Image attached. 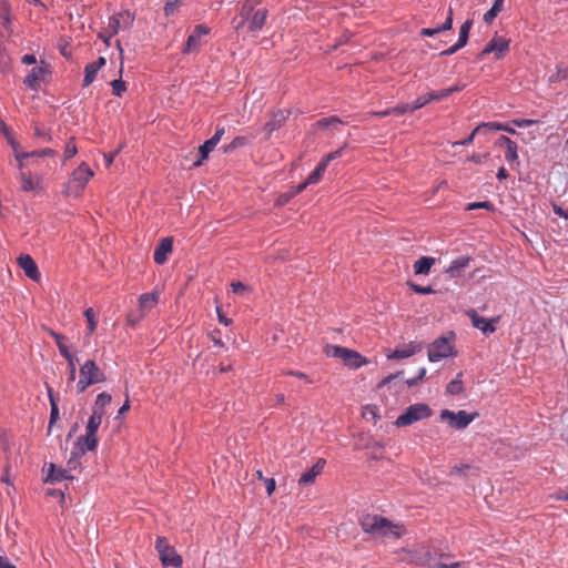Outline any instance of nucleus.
<instances>
[{
	"label": "nucleus",
	"instance_id": "nucleus-1",
	"mask_svg": "<svg viewBox=\"0 0 568 568\" xmlns=\"http://www.w3.org/2000/svg\"><path fill=\"white\" fill-rule=\"evenodd\" d=\"M362 529L371 535L399 539L404 534L403 525L393 524L386 517L365 514L359 518Z\"/></svg>",
	"mask_w": 568,
	"mask_h": 568
},
{
	"label": "nucleus",
	"instance_id": "nucleus-2",
	"mask_svg": "<svg viewBox=\"0 0 568 568\" xmlns=\"http://www.w3.org/2000/svg\"><path fill=\"white\" fill-rule=\"evenodd\" d=\"M324 353L327 357L339 358L345 366L352 369L367 364V359L362 354L344 346L328 344L325 346Z\"/></svg>",
	"mask_w": 568,
	"mask_h": 568
},
{
	"label": "nucleus",
	"instance_id": "nucleus-3",
	"mask_svg": "<svg viewBox=\"0 0 568 568\" xmlns=\"http://www.w3.org/2000/svg\"><path fill=\"white\" fill-rule=\"evenodd\" d=\"M92 176L93 171L85 162H82L72 172L71 180L68 182L64 193L68 195L79 196Z\"/></svg>",
	"mask_w": 568,
	"mask_h": 568
},
{
	"label": "nucleus",
	"instance_id": "nucleus-4",
	"mask_svg": "<svg viewBox=\"0 0 568 568\" xmlns=\"http://www.w3.org/2000/svg\"><path fill=\"white\" fill-rule=\"evenodd\" d=\"M433 414L432 408L424 403H417L414 405H409L403 414H400L396 420L395 425L397 427H406L410 426L414 423H417L419 420L426 419L430 417Z\"/></svg>",
	"mask_w": 568,
	"mask_h": 568
},
{
	"label": "nucleus",
	"instance_id": "nucleus-5",
	"mask_svg": "<svg viewBox=\"0 0 568 568\" xmlns=\"http://www.w3.org/2000/svg\"><path fill=\"white\" fill-rule=\"evenodd\" d=\"M155 549L163 567L181 568L183 564L182 556L176 552L174 547L169 545L165 537H158Z\"/></svg>",
	"mask_w": 568,
	"mask_h": 568
},
{
	"label": "nucleus",
	"instance_id": "nucleus-6",
	"mask_svg": "<svg viewBox=\"0 0 568 568\" xmlns=\"http://www.w3.org/2000/svg\"><path fill=\"white\" fill-rule=\"evenodd\" d=\"M450 338L440 336L436 338L428 347L427 356L429 362L435 363L440 359L447 358L454 353L453 339L455 337L454 332H449Z\"/></svg>",
	"mask_w": 568,
	"mask_h": 568
},
{
	"label": "nucleus",
	"instance_id": "nucleus-7",
	"mask_svg": "<svg viewBox=\"0 0 568 568\" xmlns=\"http://www.w3.org/2000/svg\"><path fill=\"white\" fill-rule=\"evenodd\" d=\"M478 417V413H468L466 410L453 412L449 409L440 410V420L447 422L448 426L462 430L468 427V425Z\"/></svg>",
	"mask_w": 568,
	"mask_h": 568
},
{
	"label": "nucleus",
	"instance_id": "nucleus-8",
	"mask_svg": "<svg viewBox=\"0 0 568 568\" xmlns=\"http://www.w3.org/2000/svg\"><path fill=\"white\" fill-rule=\"evenodd\" d=\"M510 39L495 36L490 39L484 49L478 53L477 58L483 60L485 55L495 53V60L504 58L505 53L509 50Z\"/></svg>",
	"mask_w": 568,
	"mask_h": 568
},
{
	"label": "nucleus",
	"instance_id": "nucleus-9",
	"mask_svg": "<svg viewBox=\"0 0 568 568\" xmlns=\"http://www.w3.org/2000/svg\"><path fill=\"white\" fill-rule=\"evenodd\" d=\"M47 74H50V65L41 61L40 64L33 67L28 72L27 77L23 79V84L32 91H38Z\"/></svg>",
	"mask_w": 568,
	"mask_h": 568
},
{
	"label": "nucleus",
	"instance_id": "nucleus-10",
	"mask_svg": "<svg viewBox=\"0 0 568 568\" xmlns=\"http://www.w3.org/2000/svg\"><path fill=\"white\" fill-rule=\"evenodd\" d=\"M466 315L471 321L473 326L483 332L485 335H489L496 331V323H498L499 317H483L474 308L468 310Z\"/></svg>",
	"mask_w": 568,
	"mask_h": 568
},
{
	"label": "nucleus",
	"instance_id": "nucleus-11",
	"mask_svg": "<svg viewBox=\"0 0 568 568\" xmlns=\"http://www.w3.org/2000/svg\"><path fill=\"white\" fill-rule=\"evenodd\" d=\"M225 133L224 126H217L215 133L199 146L200 158L193 163L194 166H200L209 158L210 153L214 150Z\"/></svg>",
	"mask_w": 568,
	"mask_h": 568
},
{
	"label": "nucleus",
	"instance_id": "nucleus-12",
	"mask_svg": "<svg viewBox=\"0 0 568 568\" xmlns=\"http://www.w3.org/2000/svg\"><path fill=\"white\" fill-rule=\"evenodd\" d=\"M80 377H84L91 385L105 382L106 377L93 359H88L80 367Z\"/></svg>",
	"mask_w": 568,
	"mask_h": 568
},
{
	"label": "nucleus",
	"instance_id": "nucleus-13",
	"mask_svg": "<svg viewBox=\"0 0 568 568\" xmlns=\"http://www.w3.org/2000/svg\"><path fill=\"white\" fill-rule=\"evenodd\" d=\"M210 33V28L205 24H196L193 28L192 33L187 37L184 48L182 52L184 54H190L191 52L197 50L201 45V38L203 36H207Z\"/></svg>",
	"mask_w": 568,
	"mask_h": 568
},
{
	"label": "nucleus",
	"instance_id": "nucleus-14",
	"mask_svg": "<svg viewBox=\"0 0 568 568\" xmlns=\"http://www.w3.org/2000/svg\"><path fill=\"white\" fill-rule=\"evenodd\" d=\"M291 114L290 110L278 109L272 112L271 119L265 123L264 130L270 136L274 131L281 129Z\"/></svg>",
	"mask_w": 568,
	"mask_h": 568
},
{
	"label": "nucleus",
	"instance_id": "nucleus-15",
	"mask_svg": "<svg viewBox=\"0 0 568 568\" xmlns=\"http://www.w3.org/2000/svg\"><path fill=\"white\" fill-rule=\"evenodd\" d=\"M268 17V10L266 8L257 9L252 17L246 21L247 31L251 34H256L263 30Z\"/></svg>",
	"mask_w": 568,
	"mask_h": 568
},
{
	"label": "nucleus",
	"instance_id": "nucleus-16",
	"mask_svg": "<svg viewBox=\"0 0 568 568\" xmlns=\"http://www.w3.org/2000/svg\"><path fill=\"white\" fill-rule=\"evenodd\" d=\"M435 101H438V97L436 94V91H430V92H428V93H426L424 95H420V97L416 98L410 103H400V106H402V110H403V114H406V113H413L416 110L427 105L430 102H435Z\"/></svg>",
	"mask_w": 568,
	"mask_h": 568
},
{
	"label": "nucleus",
	"instance_id": "nucleus-17",
	"mask_svg": "<svg viewBox=\"0 0 568 568\" xmlns=\"http://www.w3.org/2000/svg\"><path fill=\"white\" fill-rule=\"evenodd\" d=\"M99 439L91 434H83L77 438L72 449L84 455L87 452H93L98 448Z\"/></svg>",
	"mask_w": 568,
	"mask_h": 568
},
{
	"label": "nucleus",
	"instance_id": "nucleus-18",
	"mask_svg": "<svg viewBox=\"0 0 568 568\" xmlns=\"http://www.w3.org/2000/svg\"><path fill=\"white\" fill-rule=\"evenodd\" d=\"M173 250V239L168 236L163 237L159 244L156 245L154 253H153V260L154 263L158 265H162L168 260V254L171 253Z\"/></svg>",
	"mask_w": 568,
	"mask_h": 568
},
{
	"label": "nucleus",
	"instance_id": "nucleus-19",
	"mask_svg": "<svg viewBox=\"0 0 568 568\" xmlns=\"http://www.w3.org/2000/svg\"><path fill=\"white\" fill-rule=\"evenodd\" d=\"M18 264L29 278L33 281L40 280L41 274L39 272L38 265L29 254H21L18 257Z\"/></svg>",
	"mask_w": 568,
	"mask_h": 568
},
{
	"label": "nucleus",
	"instance_id": "nucleus-20",
	"mask_svg": "<svg viewBox=\"0 0 568 568\" xmlns=\"http://www.w3.org/2000/svg\"><path fill=\"white\" fill-rule=\"evenodd\" d=\"M74 476L69 474L68 469L57 467L54 464L49 465V471L44 479L45 483H60L62 480H73Z\"/></svg>",
	"mask_w": 568,
	"mask_h": 568
},
{
	"label": "nucleus",
	"instance_id": "nucleus-21",
	"mask_svg": "<svg viewBox=\"0 0 568 568\" xmlns=\"http://www.w3.org/2000/svg\"><path fill=\"white\" fill-rule=\"evenodd\" d=\"M261 3L260 0H245L240 9V18L241 21L235 27V30L239 31L242 27L245 26L247 19L253 16V13L256 11L255 8Z\"/></svg>",
	"mask_w": 568,
	"mask_h": 568
},
{
	"label": "nucleus",
	"instance_id": "nucleus-22",
	"mask_svg": "<svg viewBox=\"0 0 568 568\" xmlns=\"http://www.w3.org/2000/svg\"><path fill=\"white\" fill-rule=\"evenodd\" d=\"M325 464V459L320 458L307 471L301 475L298 484H312L315 480V478L323 471Z\"/></svg>",
	"mask_w": 568,
	"mask_h": 568
},
{
	"label": "nucleus",
	"instance_id": "nucleus-23",
	"mask_svg": "<svg viewBox=\"0 0 568 568\" xmlns=\"http://www.w3.org/2000/svg\"><path fill=\"white\" fill-rule=\"evenodd\" d=\"M45 388H47V393H48V397H49V402H50V419H49V426H48V430L50 432L53 424L57 423V420L59 419V406H58V402H59V397L55 396V394L53 393V389L51 386H49L48 384H45Z\"/></svg>",
	"mask_w": 568,
	"mask_h": 568
},
{
	"label": "nucleus",
	"instance_id": "nucleus-24",
	"mask_svg": "<svg viewBox=\"0 0 568 568\" xmlns=\"http://www.w3.org/2000/svg\"><path fill=\"white\" fill-rule=\"evenodd\" d=\"M471 258L469 256H459L449 263V265L446 268V273L449 274L452 277H455L460 273V271L468 267Z\"/></svg>",
	"mask_w": 568,
	"mask_h": 568
},
{
	"label": "nucleus",
	"instance_id": "nucleus-25",
	"mask_svg": "<svg viewBox=\"0 0 568 568\" xmlns=\"http://www.w3.org/2000/svg\"><path fill=\"white\" fill-rule=\"evenodd\" d=\"M435 262L436 260L433 256H422L414 263V273L416 275H428Z\"/></svg>",
	"mask_w": 568,
	"mask_h": 568
},
{
	"label": "nucleus",
	"instance_id": "nucleus-26",
	"mask_svg": "<svg viewBox=\"0 0 568 568\" xmlns=\"http://www.w3.org/2000/svg\"><path fill=\"white\" fill-rule=\"evenodd\" d=\"M54 155H55L54 150L45 148V149L32 151V152L16 153V159L19 162V166L22 168L24 159H28L31 156L44 158V156H54Z\"/></svg>",
	"mask_w": 568,
	"mask_h": 568
},
{
	"label": "nucleus",
	"instance_id": "nucleus-27",
	"mask_svg": "<svg viewBox=\"0 0 568 568\" xmlns=\"http://www.w3.org/2000/svg\"><path fill=\"white\" fill-rule=\"evenodd\" d=\"M158 293H143L139 296V308L146 314L158 304Z\"/></svg>",
	"mask_w": 568,
	"mask_h": 568
},
{
	"label": "nucleus",
	"instance_id": "nucleus-28",
	"mask_svg": "<svg viewBox=\"0 0 568 568\" xmlns=\"http://www.w3.org/2000/svg\"><path fill=\"white\" fill-rule=\"evenodd\" d=\"M112 400V396L109 394V393H100L97 398H95V402L92 406V412H97V414H100V415H103L105 416L106 414V406L111 403Z\"/></svg>",
	"mask_w": 568,
	"mask_h": 568
},
{
	"label": "nucleus",
	"instance_id": "nucleus-29",
	"mask_svg": "<svg viewBox=\"0 0 568 568\" xmlns=\"http://www.w3.org/2000/svg\"><path fill=\"white\" fill-rule=\"evenodd\" d=\"M49 335L54 339L59 353L63 358L72 354L65 344L68 338L64 335L57 333L53 329H49Z\"/></svg>",
	"mask_w": 568,
	"mask_h": 568
},
{
	"label": "nucleus",
	"instance_id": "nucleus-30",
	"mask_svg": "<svg viewBox=\"0 0 568 568\" xmlns=\"http://www.w3.org/2000/svg\"><path fill=\"white\" fill-rule=\"evenodd\" d=\"M103 415L97 414V412H92L89 417L85 426V433L97 436L99 427L102 424Z\"/></svg>",
	"mask_w": 568,
	"mask_h": 568
},
{
	"label": "nucleus",
	"instance_id": "nucleus-31",
	"mask_svg": "<svg viewBox=\"0 0 568 568\" xmlns=\"http://www.w3.org/2000/svg\"><path fill=\"white\" fill-rule=\"evenodd\" d=\"M476 134H487V124L481 122L471 131V133L468 136H466L464 140L454 142L453 145H469L474 142V138Z\"/></svg>",
	"mask_w": 568,
	"mask_h": 568
},
{
	"label": "nucleus",
	"instance_id": "nucleus-32",
	"mask_svg": "<svg viewBox=\"0 0 568 568\" xmlns=\"http://www.w3.org/2000/svg\"><path fill=\"white\" fill-rule=\"evenodd\" d=\"M19 179L21 181V189L24 192L34 191L39 186V181L34 180L31 173L21 172Z\"/></svg>",
	"mask_w": 568,
	"mask_h": 568
},
{
	"label": "nucleus",
	"instance_id": "nucleus-33",
	"mask_svg": "<svg viewBox=\"0 0 568 568\" xmlns=\"http://www.w3.org/2000/svg\"><path fill=\"white\" fill-rule=\"evenodd\" d=\"M463 373H458L456 378L450 381L446 386V393L449 395H459L464 392V385L462 381Z\"/></svg>",
	"mask_w": 568,
	"mask_h": 568
},
{
	"label": "nucleus",
	"instance_id": "nucleus-34",
	"mask_svg": "<svg viewBox=\"0 0 568 568\" xmlns=\"http://www.w3.org/2000/svg\"><path fill=\"white\" fill-rule=\"evenodd\" d=\"M505 0H495L491 8L484 14V21L490 24L498 13L503 10Z\"/></svg>",
	"mask_w": 568,
	"mask_h": 568
},
{
	"label": "nucleus",
	"instance_id": "nucleus-35",
	"mask_svg": "<svg viewBox=\"0 0 568 568\" xmlns=\"http://www.w3.org/2000/svg\"><path fill=\"white\" fill-rule=\"evenodd\" d=\"M114 16H119L120 24L123 30H129L132 28L135 20V14L133 12H130L129 10H122Z\"/></svg>",
	"mask_w": 568,
	"mask_h": 568
},
{
	"label": "nucleus",
	"instance_id": "nucleus-36",
	"mask_svg": "<svg viewBox=\"0 0 568 568\" xmlns=\"http://www.w3.org/2000/svg\"><path fill=\"white\" fill-rule=\"evenodd\" d=\"M251 143V140L247 136H235L227 145L224 146V153H231L234 150L246 146Z\"/></svg>",
	"mask_w": 568,
	"mask_h": 568
},
{
	"label": "nucleus",
	"instance_id": "nucleus-37",
	"mask_svg": "<svg viewBox=\"0 0 568 568\" xmlns=\"http://www.w3.org/2000/svg\"><path fill=\"white\" fill-rule=\"evenodd\" d=\"M487 124V134L493 131H505L509 134H517L516 130L508 123L500 122H485Z\"/></svg>",
	"mask_w": 568,
	"mask_h": 568
},
{
	"label": "nucleus",
	"instance_id": "nucleus-38",
	"mask_svg": "<svg viewBox=\"0 0 568 568\" xmlns=\"http://www.w3.org/2000/svg\"><path fill=\"white\" fill-rule=\"evenodd\" d=\"M342 123L343 122L338 116L332 115V116L320 119L318 121H316L315 125L317 129L323 130V129H327L331 126H336Z\"/></svg>",
	"mask_w": 568,
	"mask_h": 568
},
{
	"label": "nucleus",
	"instance_id": "nucleus-39",
	"mask_svg": "<svg viewBox=\"0 0 568 568\" xmlns=\"http://www.w3.org/2000/svg\"><path fill=\"white\" fill-rule=\"evenodd\" d=\"M473 27V20L468 19L466 20L462 26L459 30V37L457 42H459L460 45H466L468 38H469V31Z\"/></svg>",
	"mask_w": 568,
	"mask_h": 568
},
{
	"label": "nucleus",
	"instance_id": "nucleus-40",
	"mask_svg": "<svg viewBox=\"0 0 568 568\" xmlns=\"http://www.w3.org/2000/svg\"><path fill=\"white\" fill-rule=\"evenodd\" d=\"M326 170L325 163L320 162L315 169L310 173L307 176V183L316 184L323 176L324 172Z\"/></svg>",
	"mask_w": 568,
	"mask_h": 568
},
{
	"label": "nucleus",
	"instance_id": "nucleus-41",
	"mask_svg": "<svg viewBox=\"0 0 568 568\" xmlns=\"http://www.w3.org/2000/svg\"><path fill=\"white\" fill-rule=\"evenodd\" d=\"M99 70L90 63L84 68L83 87H89L97 78Z\"/></svg>",
	"mask_w": 568,
	"mask_h": 568
},
{
	"label": "nucleus",
	"instance_id": "nucleus-42",
	"mask_svg": "<svg viewBox=\"0 0 568 568\" xmlns=\"http://www.w3.org/2000/svg\"><path fill=\"white\" fill-rule=\"evenodd\" d=\"M84 316L88 322V336L92 335L94 331L97 329V318H95V312L92 307H89L84 311Z\"/></svg>",
	"mask_w": 568,
	"mask_h": 568
},
{
	"label": "nucleus",
	"instance_id": "nucleus-43",
	"mask_svg": "<svg viewBox=\"0 0 568 568\" xmlns=\"http://www.w3.org/2000/svg\"><path fill=\"white\" fill-rule=\"evenodd\" d=\"M505 159L510 165H513L514 163H516L517 165L519 164L518 145L516 142L506 148Z\"/></svg>",
	"mask_w": 568,
	"mask_h": 568
},
{
	"label": "nucleus",
	"instance_id": "nucleus-44",
	"mask_svg": "<svg viewBox=\"0 0 568 568\" xmlns=\"http://www.w3.org/2000/svg\"><path fill=\"white\" fill-rule=\"evenodd\" d=\"M104 28H105V29L108 30V32H109V33H111L113 37H114L115 34H118V33H119V31H120V29H122V28H121V24H120V18H119V16H114V14H113V16L109 17V19H108V23H106V26H105Z\"/></svg>",
	"mask_w": 568,
	"mask_h": 568
},
{
	"label": "nucleus",
	"instance_id": "nucleus-45",
	"mask_svg": "<svg viewBox=\"0 0 568 568\" xmlns=\"http://www.w3.org/2000/svg\"><path fill=\"white\" fill-rule=\"evenodd\" d=\"M414 354H415L414 348H400V349L397 348V349L393 351L390 354H388L387 358L388 359H402V358L410 357Z\"/></svg>",
	"mask_w": 568,
	"mask_h": 568
},
{
	"label": "nucleus",
	"instance_id": "nucleus-46",
	"mask_svg": "<svg viewBox=\"0 0 568 568\" xmlns=\"http://www.w3.org/2000/svg\"><path fill=\"white\" fill-rule=\"evenodd\" d=\"M64 359L68 362V367H69L68 383L71 384L75 381V374H77L75 363L78 362V358L73 354H71V355L64 357Z\"/></svg>",
	"mask_w": 568,
	"mask_h": 568
},
{
	"label": "nucleus",
	"instance_id": "nucleus-47",
	"mask_svg": "<svg viewBox=\"0 0 568 568\" xmlns=\"http://www.w3.org/2000/svg\"><path fill=\"white\" fill-rule=\"evenodd\" d=\"M566 79H568V67L560 64L557 67L556 73L550 75L549 82L550 83L561 82Z\"/></svg>",
	"mask_w": 568,
	"mask_h": 568
},
{
	"label": "nucleus",
	"instance_id": "nucleus-48",
	"mask_svg": "<svg viewBox=\"0 0 568 568\" xmlns=\"http://www.w3.org/2000/svg\"><path fill=\"white\" fill-rule=\"evenodd\" d=\"M464 88H465V84H455L453 87H449V88L436 91V94L438 97V101L448 98L453 93L462 91Z\"/></svg>",
	"mask_w": 568,
	"mask_h": 568
},
{
	"label": "nucleus",
	"instance_id": "nucleus-49",
	"mask_svg": "<svg viewBox=\"0 0 568 568\" xmlns=\"http://www.w3.org/2000/svg\"><path fill=\"white\" fill-rule=\"evenodd\" d=\"M373 115L374 116H377V118H385V116H389V115H404L403 114V110H402V106L400 104H397L393 108H388L386 110H383V111H376V112H373Z\"/></svg>",
	"mask_w": 568,
	"mask_h": 568
},
{
	"label": "nucleus",
	"instance_id": "nucleus-50",
	"mask_svg": "<svg viewBox=\"0 0 568 568\" xmlns=\"http://www.w3.org/2000/svg\"><path fill=\"white\" fill-rule=\"evenodd\" d=\"M83 455L75 452V450H71V454H70V457L67 462V465H68V470H75L78 468H80V465H81V457Z\"/></svg>",
	"mask_w": 568,
	"mask_h": 568
},
{
	"label": "nucleus",
	"instance_id": "nucleus-51",
	"mask_svg": "<svg viewBox=\"0 0 568 568\" xmlns=\"http://www.w3.org/2000/svg\"><path fill=\"white\" fill-rule=\"evenodd\" d=\"M144 316H145V313L140 311V308L136 311H131L126 316V323L130 326H135L138 323H140L144 318Z\"/></svg>",
	"mask_w": 568,
	"mask_h": 568
},
{
	"label": "nucleus",
	"instance_id": "nucleus-52",
	"mask_svg": "<svg viewBox=\"0 0 568 568\" xmlns=\"http://www.w3.org/2000/svg\"><path fill=\"white\" fill-rule=\"evenodd\" d=\"M484 209L490 212L495 211V205L490 201L473 202L466 207L467 211Z\"/></svg>",
	"mask_w": 568,
	"mask_h": 568
},
{
	"label": "nucleus",
	"instance_id": "nucleus-53",
	"mask_svg": "<svg viewBox=\"0 0 568 568\" xmlns=\"http://www.w3.org/2000/svg\"><path fill=\"white\" fill-rule=\"evenodd\" d=\"M110 84L112 88V93L115 97H121L122 93L126 90L125 82L121 79V77L119 79H114L113 81H111Z\"/></svg>",
	"mask_w": 568,
	"mask_h": 568
},
{
	"label": "nucleus",
	"instance_id": "nucleus-54",
	"mask_svg": "<svg viewBox=\"0 0 568 568\" xmlns=\"http://www.w3.org/2000/svg\"><path fill=\"white\" fill-rule=\"evenodd\" d=\"M0 23L4 29H9L11 21L9 18V8L7 3H0Z\"/></svg>",
	"mask_w": 568,
	"mask_h": 568
},
{
	"label": "nucleus",
	"instance_id": "nucleus-55",
	"mask_svg": "<svg viewBox=\"0 0 568 568\" xmlns=\"http://www.w3.org/2000/svg\"><path fill=\"white\" fill-rule=\"evenodd\" d=\"M78 153V149H77V145L74 143V139L71 138L67 145H65V150H64V161L73 158L75 154Z\"/></svg>",
	"mask_w": 568,
	"mask_h": 568
},
{
	"label": "nucleus",
	"instance_id": "nucleus-56",
	"mask_svg": "<svg viewBox=\"0 0 568 568\" xmlns=\"http://www.w3.org/2000/svg\"><path fill=\"white\" fill-rule=\"evenodd\" d=\"M408 286L410 287V290L413 292H415L417 294H422V295H427V294H430V293L435 292L430 285H428V286H420L418 284L408 282Z\"/></svg>",
	"mask_w": 568,
	"mask_h": 568
},
{
	"label": "nucleus",
	"instance_id": "nucleus-57",
	"mask_svg": "<svg viewBox=\"0 0 568 568\" xmlns=\"http://www.w3.org/2000/svg\"><path fill=\"white\" fill-rule=\"evenodd\" d=\"M538 122H539L538 120H532V119H514V120H511V123L518 128H528V126L537 124Z\"/></svg>",
	"mask_w": 568,
	"mask_h": 568
},
{
	"label": "nucleus",
	"instance_id": "nucleus-58",
	"mask_svg": "<svg viewBox=\"0 0 568 568\" xmlns=\"http://www.w3.org/2000/svg\"><path fill=\"white\" fill-rule=\"evenodd\" d=\"M179 0H168L164 6V14L166 17L174 14L176 8L179 7Z\"/></svg>",
	"mask_w": 568,
	"mask_h": 568
},
{
	"label": "nucleus",
	"instance_id": "nucleus-59",
	"mask_svg": "<svg viewBox=\"0 0 568 568\" xmlns=\"http://www.w3.org/2000/svg\"><path fill=\"white\" fill-rule=\"evenodd\" d=\"M344 151V148H339L331 153H328L326 156H324L321 162L322 163H325V166L327 168L328 163L337 158H339L342 155Z\"/></svg>",
	"mask_w": 568,
	"mask_h": 568
},
{
	"label": "nucleus",
	"instance_id": "nucleus-60",
	"mask_svg": "<svg viewBox=\"0 0 568 568\" xmlns=\"http://www.w3.org/2000/svg\"><path fill=\"white\" fill-rule=\"evenodd\" d=\"M123 144H120L119 148H116L114 151L103 154L106 166H110L113 163L115 156L121 152Z\"/></svg>",
	"mask_w": 568,
	"mask_h": 568
},
{
	"label": "nucleus",
	"instance_id": "nucleus-61",
	"mask_svg": "<svg viewBox=\"0 0 568 568\" xmlns=\"http://www.w3.org/2000/svg\"><path fill=\"white\" fill-rule=\"evenodd\" d=\"M284 375L294 376L296 378H300V379L304 381L307 384L312 383V379L310 378V376L307 374L303 373V372L290 369V371L284 372Z\"/></svg>",
	"mask_w": 568,
	"mask_h": 568
},
{
	"label": "nucleus",
	"instance_id": "nucleus-62",
	"mask_svg": "<svg viewBox=\"0 0 568 568\" xmlns=\"http://www.w3.org/2000/svg\"><path fill=\"white\" fill-rule=\"evenodd\" d=\"M464 566H466L465 561H454V562H449V564L438 561L437 564L434 565V568H460Z\"/></svg>",
	"mask_w": 568,
	"mask_h": 568
},
{
	"label": "nucleus",
	"instance_id": "nucleus-63",
	"mask_svg": "<svg viewBox=\"0 0 568 568\" xmlns=\"http://www.w3.org/2000/svg\"><path fill=\"white\" fill-rule=\"evenodd\" d=\"M453 27V9L449 8L448 9V14L446 17V20L444 21V23L442 26H439L438 28L440 29V32L443 31H448L450 30Z\"/></svg>",
	"mask_w": 568,
	"mask_h": 568
},
{
	"label": "nucleus",
	"instance_id": "nucleus-64",
	"mask_svg": "<svg viewBox=\"0 0 568 568\" xmlns=\"http://www.w3.org/2000/svg\"><path fill=\"white\" fill-rule=\"evenodd\" d=\"M34 135L37 138H42L47 142H50L52 140V136L50 135V133L45 129L40 128L39 125L34 126Z\"/></svg>",
	"mask_w": 568,
	"mask_h": 568
}]
</instances>
